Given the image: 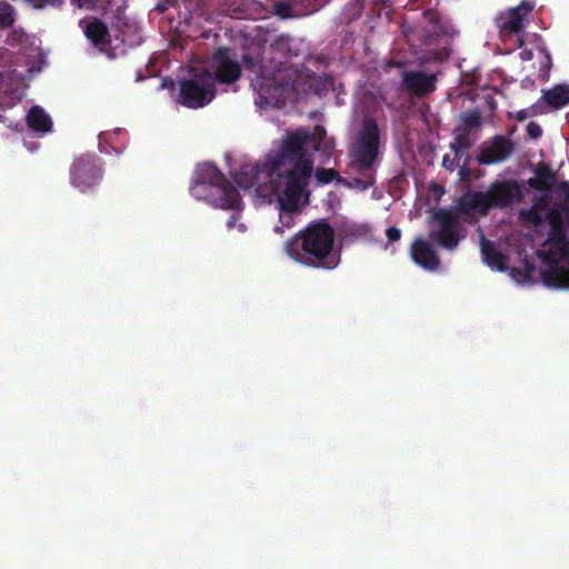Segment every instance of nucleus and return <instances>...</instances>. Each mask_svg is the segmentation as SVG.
I'll return each mask as SVG.
<instances>
[{
	"label": "nucleus",
	"instance_id": "obj_1",
	"mask_svg": "<svg viewBox=\"0 0 569 569\" xmlns=\"http://www.w3.org/2000/svg\"><path fill=\"white\" fill-rule=\"evenodd\" d=\"M319 141L317 131L296 130L288 133L266 171L267 177L276 174L280 180L274 188L280 212L279 223L273 231L278 234L295 226L301 198L309 197L306 190L313 171V161L308 150L317 149Z\"/></svg>",
	"mask_w": 569,
	"mask_h": 569
},
{
	"label": "nucleus",
	"instance_id": "obj_2",
	"mask_svg": "<svg viewBox=\"0 0 569 569\" xmlns=\"http://www.w3.org/2000/svg\"><path fill=\"white\" fill-rule=\"evenodd\" d=\"M291 42L290 36L280 34L268 46L251 47L242 53L244 72L259 96L279 98L296 89L300 71L288 62L298 56Z\"/></svg>",
	"mask_w": 569,
	"mask_h": 569
},
{
	"label": "nucleus",
	"instance_id": "obj_3",
	"mask_svg": "<svg viewBox=\"0 0 569 569\" xmlns=\"http://www.w3.org/2000/svg\"><path fill=\"white\" fill-rule=\"evenodd\" d=\"M335 230L325 220L310 222L284 243L290 259L309 268L331 270L339 263L333 251Z\"/></svg>",
	"mask_w": 569,
	"mask_h": 569
},
{
	"label": "nucleus",
	"instance_id": "obj_4",
	"mask_svg": "<svg viewBox=\"0 0 569 569\" xmlns=\"http://www.w3.org/2000/svg\"><path fill=\"white\" fill-rule=\"evenodd\" d=\"M523 198L515 179L495 180L486 191H467L457 199V211L466 216L486 217L492 208L508 209Z\"/></svg>",
	"mask_w": 569,
	"mask_h": 569
},
{
	"label": "nucleus",
	"instance_id": "obj_5",
	"mask_svg": "<svg viewBox=\"0 0 569 569\" xmlns=\"http://www.w3.org/2000/svg\"><path fill=\"white\" fill-rule=\"evenodd\" d=\"M381 131L372 117H365L350 148V154L359 171L370 170L378 161Z\"/></svg>",
	"mask_w": 569,
	"mask_h": 569
},
{
	"label": "nucleus",
	"instance_id": "obj_6",
	"mask_svg": "<svg viewBox=\"0 0 569 569\" xmlns=\"http://www.w3.org/2000/svg\"><path fill=\"white\" fill-rule=\"evenodd\" d=\"M196 179L217 193L213 207L224 210L241 209L242 200L238 190L213 163L206 162L198 166Z\"/></svg>",
	"mask_w": 569,
	"mask_h": 569
},
{
	"label": "nucleus",
	"instance_id": "obj_7",
	"mask_svg": "<svg viewBox=\"0 0 569 569\" xmlns=\"http://www.w3.org/2000/svg\"><path fill=\"white\" fill-rule=\"evenodd\" d=\"M459 217L460 213L457 211V206L453 210L439 209L436 211L433 220L437 222V226L429 232L430 241L448 251L456 250L465 238L460 232ZM461 217L467 216L461 214Z\"/></svg>",
	"mask_w": 569,
	"mask_h": 569
},
{
	"label": "nucleus",
	"instance_id": "obj_8",
	"mask_svg": "<svg viewBox=\"0 0 569 569\" xmlns=\"http://www.w3.org/2000/svg\"><path fill=\"white\" fill-rule=\"evenodd\" d=\"M216 96L212 73L204 70L192 79L180 83L178 102L184 107L198 109L208 104Z\"/></svg>",
	"mask_w": 569,
	"mask_h": 569
},
{
	"label": "nucleus",
	"instance_id": "obj_9",
	"mask_svg": "<svg viewBox=\"0 0 569 569\" xmlns=\"http://www.w3.org/2000/svg\"><path fill=\"white\" fill-rule=\"evenodd\" d=\"M103 178L101 160L93 153L76 158L70 167V182L81 192L98 186Z\"/></svg>",
	"mask_w": 569,
	"mask_h": 569
},
{
	"label": "nucleus",
	"instance_id": "obj_10",
	"mask_svg": "<svg viewBox=\"0 0 569 569\" xmlns=\"http://www.w3.org/2000/svg\"><path fill=\"white\" fill-rule=\"evenodd\" d=\"M209 66L213 70V81L231 84L240 79L242 70L244 71L243 63H239L231 57V49L220 47L216 49L210 59Z\"/></svg>",
	"mask_w": 569,
	"mask_h": 569
},
{
	"label": "nucleus",
	"instance_id": "obj_11",
	"mask_svg": "<svg viewBox=\"0 0 569 569\" xmlns=\"http://www.w3.org/2000/svg\"><path fill=\"white\" fill-rule=\"evenodd\" d=\"M533 8L535 4L531 1L522 0L517 7L500 12L496 18V26L500 33L516 36L523 33Z\"/></svg>",
	"mask_w": 569,
	"mask_h": 569
},
{
	"label": "nucleus",
	"instance_id": "obj_12",
	"mask_svg": "<svg viewBox=\"0 0 569 569\" xmlns=\"http://www.w3.org/2000/svg\"><path fill=\"white\" fill-rule=\"evenodd\" d=\"M515 150V143L509 137L495 136L490 141L485 142L477 160L480 164H493L507 160Z\"/></svg>",
	"mask_w": 569,
	"mask_h": 569
},
{
	"label": "nucleus",
	"instance_id": "obj_13",
	"mask_svg": "<svg viewBox=\"0 0 569 569\" xmlns=\"http://www.w3.org/2000/svg\"><path fill=\"white\" fill-rule=\"evenodd\" d=\"M436 74H426L422 71L410 70L401 74L402 87L416 97L427 96L436 90Z\"/></svg>",
	"mask_w": 569,
	"mask_h": 569
},
{
	"label": "nucleus",
	"instance_id": "obj_14",
	"mask_svg": "<svg viewBox=\"0 0 569 569\" xmlns=\"http://www.w3.org/2000/svg\"><path fill=\"white\" fill-rule=\"evenodd\" d=\"M410 257L415 263L427 271H436L440 267V258L430 242L422 238L413 240L410 247Z\"/></svg>",
	"mask_w": 569,
	"mask_h": 569
},
{
	"label": "nucleus",
	"instance_id": "obj_15",
	"mask_svg": "<svg viewBox=\"0 0 569 569\" xmlns=\"http://www.w3.org/2000/svg\"><path fill=\"white\" fill-rule=\"evenodd\" d=\"M538 256L548 266L547 269L560 267L558 263L569 257V239L548 238Z\"/></svg>",
	"mask_w": 569,
	"mask_h": 569
},
{
	"label": "nucleus",
	"instance_id": "obj_16",
	"mask_svg": "<svg viewBox=\"0 0 569 569\" xmlns=\"http://www.w3.org/2000/svg\"><path fill=\"white\" fill-rule=\"evenodd\" d=\"M557 183V173L550 166L541 163L535 169V177L528 179V186L538 191H551Z\"/></svg>",
	"mask_w": 569,
	"mask_h": 569
},
{
	"label": "nucleus",
	"instance_id": "obj_17",
	"mask_svg": "<svg viewBox=\"0 0 569 569\" xmlns=\"http://www.w3.org/2000/svg\"><path fill=\"white\" fill-rule=\"evenodd\" d=\"M264 168L267 166L246 163L234 172L233 180L239 188L248 190L258 183L260 174L264 172Z\"/></svg>",
	"mask_w": 569,
	"mask_h": 569
},
{
	"label": "nucleus",
	"instance_id": "obj_18",
	"mask_svg": "<svg viewBox=\"0 0 569 569\" xmlns=\"http://www.w3.org/2000/svg\"><path fill=\"white\" fill-rule=\"evenodd\" d=\"M480 251L483 262L491 269L505 271L507 269V257L498 251L492 241L481 237Z\"/></svg>",
	"mask_w": 569,
	"mask_h": 569
},
{
	"label": "nucleus",
	"instance_id": "obj_19",
	"mask_svg": "<svg viewBox=\"0 0 569 569\" xmlns=\"http://www.w3.org/2000/svg\"><path fill=\"white\" fill-rule=\"evenodd\" d=\"M542 100L552 109L558 110L569 104V84H556L551 89L542 91Z\"/></svg>",
	"mask_w": 569,
	"mask_h": 569
},
{
	"label": "nucleus",
	"instance_id": "obj_20",
	"mask_svg": "<svg viewBox=\"0 0 569 569\" xmlns=\"http://www.w3.org/2000/svg\"><path fill=\"white\" fill-rule=\"evenodd\" d=\"M86 37L96 47H106L110 44V33L108 27L100 19L94 18L83 28Z\"/></svg>",
	"mask_w": 569,
	"mask_h": 569
},
{
	"label": "nucleus",
	"instance_id": "obj_21",
	"mask_svg": "<svg viewBox=\"0 0 569 569\" xmlns=\"http://www.w3.org/2000/svg\"><path fill=\"white\" fill-rule=\"evenodd\" d=\"M541 281L546 287L569 289V268L553 267L541 271Z\"/></svg>",
	"mask_w": 569,
	"mask_h": 569
},
{
	"label": "nucleus",
	"instance_id": "obj_22",
	"mask_svg": "<svg viewBox=\"0 0 569 569\" xmlns=\"http://www.w3.org/2000/svg\"><path fill=\"white\" fill-rule=\"evenodd\" d=\"M27 123L30 129L38 132H49L52 129V121L49 114L39 106H33L27 114Z\"/></svg>",
	"mask_w": 569,
	"mask_h": 569
},
{
	"label": "nucleus",
	"instance_id": "obj_23",
	"mask_svg": "<svg viewBox=\"0 0 569 569\" xmlns=\"http://www.w3.org/2000/svg\"><path fill=\"white\" fill-rule=\"evenodd\" d=\"M547 220L550 224V232L548 238H568L566 233L565 221L560 210L550 209L547 213Z\"/></svg>",
	"mask_w": 569,
	"mask_h": 569
},
{
	"label": "nucleus",
	"instance_id": "obj_24",
	"mask_svg": "<svg viewBox=\"0 0 569 569\" xmlns=\"http://www.w3.org/2000/svg\"><path fill=\"white\" fill-rule=\"evenodd\" d=\"M543 207L540 203H535L529 209H521L519 212V219L523 223H529L533 227H540L542 224V216L541 210Z\"/></svg>",
	"mask_w": 569,
	"mask_h": 569
},
{
	"label": "nucleus",
	"instance_id": "obj_25",
	"mask_svg": "<svg viewBox=\"0 0 569 569\" xmlns=\"http://www.w3.org/2000/svg\"><path fill=\"white\" fill-rule=\"evenodd\" d=\"M190 193L197 198L207 200L209 203L213 206V200L217 197L214 191H211V188L207 184L202 183L199 180H194L193 184L190 187Z\"/></svg>",
	"mask_w": 569,
	"mask_h": 569
},
{
	"label": "nucleus",
	"instance_id": "obj_26",
	"mask_svg": "<svg viewBox=\"0 0 569 569\" xmlns=\"http://www.w3.org/2000/svg\"><path fill=\"white\" fill-rule=\"evenodd\" d=\"M469 129H463V133L456 136L455 140L450 143V149L455 152L456 158L460 157V152L471 147V141L468 138Z\"/></svg>",
	"mask_w": 569,
	"mask_h": 569
},
{
	"label": "nucleus",
	"instance_id": "obj_27",
	"mask_svg": "<svg viewBox=\"0 0 569 569\" xmlns=\"http://www.w3.org/2000/svg\"><path fill=\"white\" fill-rule=\"evenodd\" d=\"M535 271H536L535 266L532 263H530L528 260H526L525 267L522 269L512 268L510 270V274L512 276V278H516L523 282H530L532 280Z\"/></svg>",
	"mask_w": 569,
	"mask_h": 569
},
{
	"label": "nucleus",
	"instance_id": "obj_28",
	"mask_svg": "<svg viewBox=\"0 0 569 569\" xmlns=\"http://www.w3.org/2000/svg\"><path fill=\"white\" fill-rule=\"evenodd\" d=\"M14 23V11L11 4L7 2L0 3V27L7 29Z\"/></svg>",
	"mask_w": 569,
	"mask_h": 569
},
{
	"label": "nucleus",
	"instance_id": "obj_29",
	"mask_svg": "<svg viewBox=\"0 0 569 569\" xmlns=\"http://www.w3.org/2000/svg\"><path fill=\"white\" fill-rule=\"evenodd\" d=\"M345 234L352 240L367 238L370 234V227L368 224H350L346 226Z\"/></svg>",
	"mask_w": 569,
	"mask_h": 569
},
{
	"label": "nucleus",
	"instance_id": "obj_30",
	"mask_svg": "<svg viewBox=\"0 0 569 569\" xmlns=\"http://www.w3.org/2000/svg\"><path fill=\"white\" fill-rule=\"evenodd\" d=\"M462 122L467 126L465 129L478 128L481 126L482 117L478 110H472L467 113H463L461 117Z\"/></svg>",
	"mask_w": 569,
	"mask_h": 569
},
{
	"label": "nucleus",
	"instance_id": "obj_31",
	"mask_svg": "<svg viewBox=\"0 0 569 569\" xmlns=\"http://www.w3.org/2000/svg\"><path fill=\"white\" fill-rule=\"evenodd\" d=\"M339 173L335 169L320 168L316 171V179L318 182L327 184L335 179L339 180Z\"/></svg>",
	"mask_w": 569,
	"mask_h": 569
},
{
	"label": "nucleus",
	"instance_id": "obj_32",
	"mask_svg": "<svg viewBox=\"0 0 569 569\" xmlns=\"http://www.w3.org/2000/svg\"><path fill=\"white\" fill-rule=\"evenodd\" d=\"M556 192L563 198V203L560 206L561 211L569 216V182L561 181L558 183Z\"/></svg>",
	"mask_w": 569,
	"mask_h": 569
},
{
	"label": "nucleus",
	"instance_id": "obj_33",
	"mask_svg": "<svg viewBox=\"0 0 569 569\" xmlns=\"http://www.w3.org/2000/svg\"><path fill=\"white\" fill-rule=\"evenodd\" d=\"M33 8L42 9L47 6L59 7L63 0H27Z\"/></svg>",
	"mask_w": 569,
	"mask_h": 569
},
{
	"label": "nucleus",
	"instance_id": "obj_34",
	"mask_svg": "<svg viewBox=\"0 0 569 569\" xmlns=\"http://www.w3.org/2000/svg\"><path fill=\"white\" fill-rule=\"evenodd\" d=\"M527 134L531 139H539L542 136V129L537 122H529L527 126Z\"/></svg>",
	"mask_w": 569,
	"mask_h": 569
},
{
	"label": "nucleus",
	"instance_id": "obj_35",
	"mask_svg": "<svg viewBox=\"0 0 569 569\" xmlns=\"http://www.w3.org/2000/svg\"><path fill=\"white\" fill-rule=\"evenodd\" d=\"M543 53H545V62L541 64L540 72H541V76H543V78H548L549 71L552 66V60H551L550 53L546 49H543Z\"/></svg>",
	"mask_w": 569,
	"mask_h": 569
},
{
	"label": "nucleus",
	"instance_id": "obj_36",
	"mask_svg": "<svg viewBox=\"0 0 569 569\" xmlns=\"http://www.w3.org/2000/svg\"><path fill=\"white\" fill-rule=\"evenodd\" d=\"M545 104L546 102L541 99H539L537 102H535L531 107H530V116H537V114H542L546 112L545 110Z\"/></svg>",
	"mask_w": 569,
	"mask_h": 569
},
{
	"label": "nucleus",
	"instance_id": "obj_37",
	"mask_svg": "<svg viewBox=\"0 0 569 569\" xmlns=\"http://www.w3.org/2000/svg\"><path fill=\"white\" fill-rule=\"evenodd\" d=\"M389 242L398 241L401 238V231L397 227H389L386 231Z\"/></svg>",
	"mask_w": 569,
	"mask_h": 569
},
{
	"label": "nucleus",
	"instance_id": "obj_38",
	"mask_svg": "<svg viewBox=\"0 0 569 569\" xmlns=\"http://www.w3.org/2000/svg\"><path fill=\"white\" fill-rule=\"evenodd\" d=\"M442 167L449 171H453L457 167L456 157L451 158L449 154H445L442 158Z\"/></svg>",
	"mask_w": 569,
	"mask_h": 569
},
{
	"label": "nucleus",
	"instance_id": "obj_39",
	"mask_svg": "<svg viewBox=\"0 0 569 569\" xmlns=\"http://www.w3.org/2000/svg\"><path fill=\"white\" fill-rule=\"evenodd\" d=\"M529 116H530V110L529 109H522V110H519L516 113V119L518 121H525Z\"/></svg>",
	"mask_w": 569,
	"mask_h": 569
},
{
	"label": "nucleus",
	"instance_id": "obj_40",
	"mask_svg": "<svg viewBox=\"0 0 569 569\" xmlns=\"http://www.w3.org/2000/svg\"><path fill=\"white\" fill-rule=\"evenodd\" d=\"M276 8H277V13H278V14H282L283 17H286V14H283V12H282V11H284V10H289V6H288V4H286V3H283V2H279V3H277V4H276Z\"/></svg>",
	"mask_w": 569,
	"mask_h": 569
},
{
	"label": "nucleus",
	"instance_id": "obj_41",
	"mask_svg": "<svg viewBox=\"0 0 569 569\" xmlns=\"http://www.w3.org/2000/svg\"><path fill=\"white\" fill-rule=\"evenodd\" d=\"M356 183H357V184H361L363 189H367V188H369V187L373 186L375 180H373V178H372V177H370V179H369L367 182L362 183V181H361V180L356 179Z\"/></svg>",
	"mask_w": 569,
	"mask_h": 569
},
{
	"label": "nucleus",
	"instance_id": "obj_42",
	"mask_svg": "<svg viewBox=\"0 0 569 569\" xmlns=\"http://www.w3.org/2000/svg\"><path fill=\"white\" fill-rule=\"evenodd\" d=\"M238 220L237 214H232L230 219L228 220V228H232L236 224V221Z\"/></svg>",
	"mask_w": 569,
	"mask_h": 569
},
{
	"label": "nucleus",
	"instance_id": "obj_43",
	"mask_svg": "<svg viewBox=\"0 0 569 569\" xmlns=\"http://www.w3.org/2000/svg\"><path fill=\"white\" fill-rule=\"evenodd\" d=\"M459 174H460V178L461 179H465L468 174H469V170L467 169L466 166H463L460 171H459Z\"/></svg>",
	"mask_w": 569,
	"mask_h": 569
}]
</instances>
